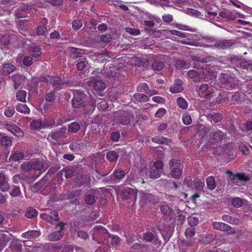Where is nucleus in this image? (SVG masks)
<instances>
[{"instance_id": "nucleus-1", "label": "nucleus", "mask_w": 252, "mask_h": 252, "mask_svg": "<svg viewBox=\"0 0 252 252\" xmlns=\"http://www.w3.org/2000/svg\"><path fill=\"white\" fill-rule=\"evenodd\" d=\"M220 85L222 87L229 89H234L238 85V80L234 77L227 74H221L220 77Z\"/></svg>"}, {"instance_id": "nucleus-2", "label": "nucleus", "mask_w": 252, "mask_h": 252, "mask_svg": "<svg viewBox=\"0 0 252 252\" xmlns=\"http://www.w3.org/2000/svg\"><path fill=\"white\" fill-rule=\"evenodd\" d=\"M65 223L63 222H60L55 226V231L49 233L46 237L47 240L51 242L59 241L64 236L63 230H64Z\"/></svg>"}, {"instance_id": "nucleus-3", "label": "nucleus", "mask_w": 252, "mask_h": 252, "mask_svg": "<svg viewBox=\"0 0 252 252\" xmlns=\"http://www.w3.org/2000/svg\"><path fill=\"white\" fill-rule=\"evenodd\" d=\"M92 231L93 239L97 241L98 243H101L100 241L106 240L110 236L107 230L101 226H95Z\"/></svg>"}, {"instance_id": "nucleus-4", "label": "nucleus", "mask_w": 252, "mask_h": 252, "mask_svg": "<svg viewBox=\"0 0 252 252\" xmlns=\"http://www.w3.org/2000/svg\"><path fill=\"white\" fill-rule=\"evenodd\" d=\"M170 175L173 178H179L182 174L183 165L178 159L173 158L169 162Z\"/></svg>"}, {"instance_id": "nucleus-5", "label": "nucleus", "mask_w": 252, "mask_h": 252, "mask_svg": "<svg viewBox=\"0 0 252 252\" xmlns=\"http://www.w3.org/2000/svg\"><path fill=\"white\" fill-rule=\"evenodd\" d=\"M87 96L82 91H77L74 94L71 100L72 107L75 109H81L85 106Z\"/></svg>"}, {"instance_id": "nucleus-6", "label": "nucleus", "mask_w": 252, "mask_h": 252, "mask_svg": "<svg viewBox=\"0 0 252 252\" xmlns=\"http://www.w3.org/2000/svg\"><path fill=\"white\" fill-rule=\"evenodd\" d=\"M49 83L54 87L53 90L56 91L63 89L66 86H70L72 84L64 78H61L56 76L49 77Z\"/></svg>"}, {"instance_id": "nucleus-7", "label": "nucleus", "mask_w": 252, "mask_h": 252, "mask_svg": "<svg viewBox=\"0 0 252 252\" xmlns=\"http://www.w3.org/2000/svg\"><path fill=\"white\" fill-rule=\"evenodd\" d=\"M66 130L65 126L62 127L59 130H52L49 134L47 139L50 142H52L53 140L56 142H60L62 139L66 137L65 136Z\"/></svg>"}, {"instance_id": "nucleus-8", "label": "nucleus", "mask_w": 252, "mask_h": 252, "mask_svg": "<svg viewBox=\"0 0 252 252\" xmlns=\"http://www.w3.org/2000/svg\"><path fill=\"white\" fill-rule=\"evenodd\" d=\"M163 164L161 160H157L150 166L149 176L152 179H157L160 176Z\"/></svg>"}, {"instance_id": "nucleus-9", "label": "nucleus", "mask_w": 252, "mask_h": 252, "mask_svg": "<svg viewBox=\"0 0 252 252\" xmlns=\"http://www.w3.org/2000/svg\"><path fill=\"white\" fill-rule=\"evenodd\" d=\"M226 137V134L221 130L219 129L213 130L210 134L209 143L211 145L217 144L225 139Z\"/></svg>"}, {"instance_id": "nucleus-10", "label": "nucleus", "mask_w": 252, "mask_h": 252, "mask_svg": "<svg viewBox=\"0 0 252 252\" xmlns=\"http://www.w3.org/2000/svg\"><path fill=\"white\" fill-rule=\"evenodd\" d=\"M234 42L232 40L222 39L217 40L213 45H206L205 47L215 48L218 49H226L231 47Z\"/></svg>"}, {"instance_id": "nucleus-11", "label": "nucleus", "mask_w": 252, "mask_h": 252, "mask_svg": "<svg viewBox=\"0 0 252 252\" xmlns=\"http://www.w3.org/2000/svg\"><path fill=\"white\" fill-rule=\"evenodd\" d=\"M160 211L163 215L164 220L169 221L172 220L174 216V212L172 208L167 204H163L160 206Z\"/></svg>"}, {"instance_id": "nucleus-12", "label": "nucleus", "mask_w": 252, "mask_h": 252, "mask_svg": "<svg viewBox=\"0 0 252 252\" xmlns=\"http://www.w3.org/2000/svg\"><path fill=\"white\" fill-rule=\"evenodd\" d=\"M249 180L250 178L245 176L244 174H236L231 178L232 183L238 186L244 185Z\"/></svg>"}, {"instance_id": "nucleus-13", "label": "nucleus", "mask_w": 252, "mask_h": 252, "mask_svg": "<svg viewBox=\"0 0 252 252\" xmlns=\"http://www.w3.org/2000/svg\"><path fill=\"white\" fill-rule=\"evenodd\" d=\"M137 195V190L132 188H127L125 189L122 192V198L125 200L133 199L135 201Z\"/></svg>"}, {"instance_id": "nucleus-14", "label": "nucleus", "mask_w": 252, "mask_h": 252, "mask_svg": "<svg viewBox=\"0 0 252 252\" xmlns=\"http://www.w3.org/2000/svg\"><path fill=\"white\" fill-rule=\"evenodd\" d=\"M132 115L128 112H121L117 118V122L122 125H127L130 123Z\"/></svg>"}, {"instance_id": "nucleus-15", "label": "nucleus", "mask_w": 252, "mask_h": 252, "mask_svg": "<svg viewBox=\"0 0 252 252\" xmlns=\"http://www.w3.org/2000/svg\"><path fill=\"white\" fill-rule=\"evenodd\" d=\"M40 217L50 223H54V221L59 220L58 213L55 211L51 212L50 214H42L40 215Z\"/></svg>"}, {"instance_id": "nucleus-16", "label": "nucleus", "mask_w": 252, "mask_h": 252, "mask_svg": "<svg viewBox=\"0 0 252 252\" xmlns=\"http://www.w3.org/2000/svg\"><path fill=\"white\" fill-rule=\"evenodd\" d=\"M6 128L16 136L21 138L24 136L22 130L15 124H7L5 125Z\"/></svg>"}, {"instance_id": "nucleus-17", "label": "nucleus", "mask_w": 252, "mask_h": 252, "mask_svg": "<svg viewBox=\"0 0 252 252\" xmlns=\"http://www.w3.org/2000/svg\"><path fill=\"white\" fill-rule=\"evenodd\" d=\"M213 76L214 72L207 65L202 67L199 71V79H210Z\"/></svg>"}, {"instance_id": "nucleus-18", "label": "nucleus", "mask_w": 252, "mask_h": 252, "mask_svg": "<svg viewBox=\"0 0 252 252\" xmlns=\"http://www.w3.org/2000/svg\"><path fill=\"white\" fill-rule=\"evenodd\" d=\"M199 90L203 94H205L204 97L206 99H210L214 96L213 90L207 84H201Z\"/></svg>"}, {"instance_id": "nucleus-19", "label": "nucleus", "mask_w": 252, "mask_h": 252, "mask_svg": "<svg viewBox=\"0 0 252 252\" xmlns=\"http://www.w3.org/2000/svg\"><path fill=\"white\" fill-rule=\"evenodd\" d=\"M10 78L14 83V87L15 90L24 84L25 80L24 76L17 74L12 75L10 77Z\"/></svg>"}, {"instance_id": "nucleus-20", "label": "nucleus", "mask_w": 252, "mask_h": 252, "mask_svg": "<svg viewBox=\"0 0 252 252\" xmlns=\"http://www.w3.org/2000/svg\"><path fill=\"white\" fill-rule=\"evenodd\" d=\"M89 175L85 173H83V172L77 174L76 178V182L78 183L79 187L85 184H87L89 182Z\"/></svg>"}, {"instance_id": "nucleus-21", "label": "nucleus", "mask_w": 252, "mask_h": 252, "mask_svg": "<svg viewBox=\"0 0 252 252\" xmlns=\"http://www.w3.org/2000/svg\"><path fill=\"white\" fill-rule=\"evenodd\" d=\"M183 90L182 81L180 79L175 80L174 84L169 88V91L173 94L181 92Z\"/></svg>"}, {"instance_id": "nucleus-22", "label": "nucleus", "mask_w": 252, "mask_h": 252, "mask_svg": "<svg viewBox=\"0 0 252 252\" xmlns=\"http://www.w3.org/2000/svg\"><path fill=\"white\" fill-rule=\"evenodd\" d=\"M235 14V12L225 9L220 12L219 16L229 20H234L236 18Z\"/></svg>"}, {"instance_id": "nucleus-23", "label": "nucleus", "mask_w": 252, "mask_h": 252, "mask_svg": "<svg viewBox=\"0 0 252 252\" xmlns=\"http://www.w3.org/2000/svg\"><path fill=\"white\" fill-rule=\"evenodd\" d=\"M205 116L209 120L213 121L214 123H218L221 121L222 119V116L218 113L207 112Z\"/></svg>"}, {"instance_id": "nucleus-24", "label": "nucleus", "mask_w": 252, "mask_h": 252, "mask_svg": "<svg viewBox=\"0 0 252 252\" xmlns=\"http://www.w3.org/2000/svg\"><path fill=\"white\" fill-rule=\"evenodd\" d=\"M10 189V186L7 182L6 181L5 176L3 174L0 173V189L3 192L7 191Z\"/></svg>"}, {"instance_id": "nucleus-25", "label": "nucleus", "mask_w": 252, "mask_h": 252, "mask_svg": "<svg viewBox=\"0 0 252 252\" xmlns=\"http://www.w3.org/2000/svg\"><path fill=\"white\" fill-rule=\"evenodd\" d=\"M16 69V67L10 64L5 63L1 68V73L4 75H7L12 73Z\"/></svg>"}, {"instance_id": "nucleus-26", "label": "nucleus", "mask_w": 252, "mask_h": 252, "mask_svg": "<svg viewBox=\"0 0 252 252\" xmlns=\"http://www.w3.org/2000/svg\"><path fill=\"white\" fill-rule=\"evenodd\" d=\"M83 54L82 50L79 48H70V57L72 59L76 60L79 58V59L83 58L84 57L82 56Z\"/></svg>"}, {"instance_id": "nucleus-27", "label": "nucleus", "mask_w": 252, "mask_h": 252, "mask_svg": "<svg viewBox=\"0 0 252 252\" xmlns=\"http://www.w3.org/2000/svg\"><path fill=\"white\" fill-rule=\"evenodd\" d=\"M40 232L38 230H29L22 234V236L26 239H32L38 237Z\"/></svg>"}, {"instance_id": "nucleus-28", "label": "nucleus", "mask_w": 252, "mask_h": 252, "mask_svg": "<svg viewBox=\"0 0 252 252\" xmlns=\"http://www.w3.org/2000/svg\"><path fill=\"white\" fill-rule=\"evenodd\" d=\"M206 183L207 185V189L210 190L212 191L216 188V183L214 176H211L206 179Z\"/></svg>"}, {"instance_id": "nucleus-29", "label": "nucleus", "mask_w": 252, "mask_h": 252, "mask_svg": "<svg viewBox=\"0 0 252 252\" xmlns=\"http://www.w3.org/2000/svg\"><path fill=\"white\" fill-rule=\"evenodd\" d=\"M221 218L224 221L227 222L231 224L238 225L240 222L238 219L232 217L229 215H223Z\"/></svg>"}, {"instance_id": "nucleus-30", "label": "nucleus", "mask_w": 252, "mask_h": 252, "mask_svg": "<svg viewBox=\"0 0 252 252\" xmlns=\"http://www.w3.org/2000/svg\"><path fill=\"white\" fill-rule=\"evenodd\" d=\"M61 172L62 175L64 174L66 178H68L74 175L76 170L74 167H67L63 169Z\"/></svg>"}, {"instance_id": "nucleus-31", "label": "nucleus", "mask_w": 252, "mask_h": 252, "mask_svg": "<svg viewBox=\"0 0 252 252\" xmlns=\"http://www.w3.org/2000/svg\"><path fill=\"white\" fill-rule=\"evenodd\" d=\"M119 156L116 152L110 151L106 153V158L110 162H115L117 161Z\"/></svg>"}, {"instance_id": "nucleus-32", "label": "nucleus", "mask_w": 252, "mask_h": 252, "mask_svg": "<svg viewBox=\"0 0 252 252\" xmlns=\"http://www.w3.org/2000/svg\"><path fill=\"white\" fill-rule=\"evenodd\" d=\"M152 141L158 144H168L171 142V140L166 137L162 136H158L153 137L152 139Z\"/></svg>"}, {"instance_id": "nucleus-33", "label": "nucleus", "mask_w": 252, "mask_h": 252, "mask_svg": "<svg viewBox=\"0 0 252 252\" xmlns=\"http://www.w3.org/2000/svg\"><path fill=\"white\" fill-rule=\"evenodd\" d=\"M152 69L155 71H160L164 67V64L162 61H155L151 64Z\"/></svg>"}, {"instance_id": "nucleus-34", "label": "nucleus", "mask_w": 252, "mask_h": 252, "mask_svg": "<svg viewBox=\"0 0 252 252\" xmlns=\"http://www.w3.org/2000/svg\"><path fill=\"white\" fill-rule=\"evenodd\" d=\"M10 238L7 235L0 233V250H2L9 241Z\"/></svg>"}, {"instance_id": "nucleus-35", "label": "nucleus", "mask_w": 252, "mask_h": 252, "mask_svg": "<svg viewBox=\"0 0 252 252\" xmlns=\"http://www.w3.org/2000/svg\"><path fill=\"white\" fill-rule=\"evenodd\" d=\"M105 87V83L101 80H97L94 83V88L95 90L97 91L102 90L104 89Z\"/></svg>"}, {"instance_id": "nucleus-36", "label": "nucleus", "mask_w": 252, "mask_h": 252, "mask_svg": "<svg viewBox=\"0 0 252 252\" xmlns=\"http://www.w3.org/2000/svg\"><path fill=\"white\" fill-rule=\"evenodd\" d=\"M143 238L145 241L148 242H151L153 240H155L156 242L158 241V236H154V235L151 232H148L144 233Z\"/></svg>"}, {"instance_id": "nucleus-37", "label": "nucleus", "mask_w": 252, "mask_h": 252, "mask_svg": "<svg viewBox=\"0 0 252 252\" xmlns=\"http://www.w3.org/2000/svg\"><path fill=\"white\" fill-rule=\"evenodd\" d=\"M87 63V59L85 57L80 58L77 60V63L76 64L77 69L79 70H83Z\"/></svg>"}, {"instance_id": "nucleus-38", "label": "nucleus", "mask_w": 252, "mask_h": 252, "mask_svg": "<svg viewBox=\"0 0 252 252\" xmlns=\"http://www.w3.org/2000/svg\"><path fill=\"white\" fill-rule=\"evenodd\" d=\"M30 54L35 58L39 57L41 54V49L37 46L32 47L30 49Z\"/></svg>"}, {"instance_id": "nucleus-39", "label": "nucleus", "mask_w": 252, "mask_h": 252, "mask_svg": "<svg viewBox=\"0 0 252 252\" xmlns=\"http://www.w3.org/2000/svg\"><path fill=\"white\" fill-rule=\"evenodd\" d=\"M32 169L34 170H40L43 168V163L41 161L34 159L32 160Z\"/></svg>"}, {"instance_id": "nucleus-40", "label": "nucleus", "mask_w": 252, "mask_h": 252, "mask_svg": "<svg viewBox=\"0 0 252 252\" xmlns=\"http://www.w3.org/2000/svg\"><path fill=\"white\" fill-rule=\"evenodd\" d=\"M133 96L136 100L140 102H147L149 99L147 95L143 94L136 93L133 95Z\"/></svg>"}, {"instance_id": "nucleus-41", "label": "nucleus", "mask_w": 252, "mask_h": 252, "mask_svg": "<svg viewBox=\"0 0 252 252\" xmlns=\"http://www.w3.org/2000/svg\"><path fill=\"white\" fill-rule=\"evenodd\" d=\"M141 199L143 201L146 203H154L155 202L154 195L150 193H142Z\"/></svg>"}, {"instance_id": "nucleus-42", "label": "nucleus", "mask_w": 252, "mask_h": 252, "mask_svg": "<svg viewBox=\"0 0 252 252\" xmlns=\"http://www.w3.org/2000/svg\"><path fill=\"white\" fill-rule=\"evenodd\" d=\"M80 129V125L77 122H73L68 125V130L70 132H76Z\"/></svg>"}, {"instance_id": "nucleus-43", "label": "nucleus", "mask_w": 252, "mask_h": 252, "mask_svg": "<svg viewBox=\"0 0 252 252\" xmlns=\"http://www.w3.org/2000/svg\"><path fill=\"white\" fill-rule=\"evenodd\" d=\"M0 142L1 144L4 147H9L11 145L12 140L10 137L8 136H3L1 137Z\"/></svg>"}, {"instance_id": "nucleus-44", "label": "nucleus", "mask_w": 252, "mask_h": 252, "mask_svg": "<svg viewBox=\"0 0 252 252\" xmlns=\"http://www.w3.org/2000/svg\"><path fill=\"white\" fill-rule=\"evenodd\" d=\"M56 91L53 90L49 93H47L45 96V100L47 102L53 103L55 101V94Z\"/></svg>"}, {"instance_id": "nucleus-45", "label": "nucleus", "mask_w": 252, "mask_h": 252, "mask_svg": "<svg viewBox=\"0 0 252 252\" xmlns=\"http://www.w3.org/2000/svg\"><path fill=\"white\" fill-rule=\"evenodd\" d=\"M17 111L24 114H28L30 113V109L28 107L23 104H18L16 107Z\"/></svg>"}, {"instance_id": "nucleus-46", "label": "nucleus", "mask_w": 252, "mask_h": 252, "mask_svg": "<svg viewBox=\"0 0 252 252\" xmlns=\"http://www.w3.org/2000/svg\"><path fill=\"white\" fill-rule=\"evenodd\" d=\"M29 9V5H22L20 6L16 10V15L19 18H22L23 17L24 13L22 14L21 12H25Z\"/></svg>"}, {"instance_id": "nucleus-47", "label": "nucleus", "mask_w": 252, "mask_h": 252, "mask_svg": "<svg viewBox=\"0 0 252 252\" xmlns=\"http://www.w3.org/2000/svg\"><path fill=\"white\" fill-rule=\"evenodd\" d=\"M243 200L239 197H234L232 198L231 204L236 208H240L243 205Z\"/></svg>"}, {"instance_id": "nucleus-48", "label": "nucleus", "mask_w": 252, "mask_h": 252, "mask_svg": "<svg viewBox=\"0 0 252 252\" xmlns=\"http://www.w3.org/2000/svg\"><path fill=\"white\" fill-rule=\"evenodd\" d=\"M188 65V63L182 59H177L175 63V66L178 69H181L184 67H186Z\"/></svg>"}, {"instance_id": "nucleus-49", "label": "nucleus", "mask_w": 252, "mask_h": 252, "mask_svg": "<svg viewBox=\"0 0 252 252\" xmlns=\"http://www.w3.org/2000/svg\"><path fill=\"white\" fill-rule=\"evenodd\" d=\"M84 201L87 205H92L94 204L96 201V199L94 195L91 194H87L85 197Z\"/></svg>"}, {"instance_id": "nucleus-50", "label": "nucleus", "mask_w": 252, "mask_h": 252, "mask_svg": "<svg viewBox=\"0 0 252 252\" xmlns=\"http://www.w3.org/2000/svg\"><path fill=\"white\" fill-rule=\"evenodd\" d=\"M21 193V192L20 188L16 186H13L9 192L10 195L12 197L19 196Z\"/></svg>"}, {"instance_id": "nucleus-51", "label": "nucleus", "mask_w": 252, "mask_h": 252, "mask_svg": "<svg viewBox=\"0 0 252 252\" xmlns=\"http://www.w3.org/2000/svg\"><path fill=\"white\" fill-rule=\"evenodd\" d=\"M32 160L28 162H25L22 163L20 166V168L22 170L28 172L32 169Z\"/></svg>"}, {"instance_id": "nucleus-52", "label": "nucleus", "mask_w": 252, "mask_h": 252, "mask_svg": "<svg viewBox=\"0 0 252 252\" xmlns=\"http://www.w3.org/2000/svg\"><path fill=\"white\" fill-rule=\"evenodd\" d=\"M113 175L114 177L117 179H122L123 178H124L125 175L126 173L122 169H116L114 172H113Z\"/></svg>"}, {"instance_id": "nucleus-53", "label": "nucleus", "mask_w": 252, "mask_h": 252, "mask_svg": "<svg viewBox=\"0 0 252 252\" xmlns=\"http://www.w3.org/2000/svg\"><path fill=\"white\" fill-rule=\"evenodd\" d=\"M27 93L25 91H19L16 94V98L17 100L22 101L26 102V96Z\"/></svg>"}, {"instance_id": "nucleus-54", "label": "nucleus", "mask_w": 252, "mask_h": 252, "mask_svg": "<svg viewBox=\"0 0 252 252\" xmlns=\"http://www.w3.org/2000/svg\"><path fill=\"white\" fill-rule=\"evenodd\" d=\"M177 102L178 106L183 109H186L188 108V103L186 100L183 97H178L177 99Z\"/></svg>"}, {"instance_id": "nucleus-55", "label": "nucleus", "mask_w": 252, "mask_h": 252, "mask_svg": "<svg viewBox=\"0 0 252 252\" xmlns=\"http://www.w3.org/2000/svg\"><path fill=\"white\" fill-rule=\"evenodd\" d=\"M225 224L226 223L221 222H214L212 223V226L214 229L224 231Z\"/></svg>"}, {"instance_id": "nucleus-56", "label": "nucleus", "mask_w": 252, "mask_h": 252, "mask_svg": "<svg viewBox=\"0 0 252 252\" xmlns=\"http://www.w3.org/2000/svg\"><path fill=\"white\" fill-rule=\"evenodd\" d=\"M48 33L47 27L39 26L36 28V33L38 35H44Z\"/></svg>"}, {"instance_id": "nucleus-57", "label": "nucleus", "mask_w": 252, "mask_h": 252, "mask_svg": "<svg viewBox=\"0 0 252 252\" xmlns=\"http://www.w3.org/2000/svg\"><path fill=\"white\" fill-rule=\"evenodd\" d=\"M38 212L35 209H30L28 210L25 214V216L29 219H33L37 216Z\"/></svg>"}, {"instance_id": "nucleus-58", "label": "nucleus", "mask_w": 252, "mask_h": 252, "mask_svg": "<svg viewBox=\"0 0 252 252\" xmlns=\"http://www.w3.org/2000/svg\"><path fill=\"white\" fill-rule=\"evenodd\" d=\"M204 183L199 180L195 181L194 188L197 191H201L203 189Z\"/></svg>"}, {"instance_id": "nucleus-59", "label": "nucleus", "mask_w": 252, "mask_h": 252, "mask_svg": "<svg viewBox=\"0 0 252 252\" xmlns=\"http://www.w3.org/2000/svg\"><path fill=\"white\" fill-rule=\"evenodd\" d=\"M199 219L198 218L190 216L188 218V223L190 226H194L198 224Z\"/></svg>"}, {"instance_id": "nucleus-60", "label": "nucleus", "mask_w": 252, "mask_h": 252, "mask_svg": "<svg viewBox=\"0 0 252 252\" xmlns=\"http://www.w3.org/2000/svg\"><path fill=\"white\" fill-rule=\"evenodd\" d=\"M24 158V154L22 153H15L12 155L10 158L14 161H18Z\"/></svg>"}, {"instance_id": "nucleus-61", "label": "nucleus", "mask_w": 252, "mask_h": 252, "mask_svg": "<svg viewBox=\"0 0 252 252\" xmlns=\"http://www.w3.org/2000/svg\"><path fill=\"white\" fill-rule=\"evenodd\" d=\"M187 75L190 79L199 78V72L194 69H191L188 72Z\"/></svg>"}, {"instance_id": "nucleus-62", "label": "nucleus", "mask_w": 252, "mask_h": 252, "mask_svg": "<svg viewBox=\"0 0 252 252\" xmlns=\"http://www.w3.org/2000/svg\"><path fill=\"white\" fill-rule=\"evenodd\" d=\"M182 120L183 123L186 125H189L192 122L191 116L188 114H185L183 115Z\"/></svg>"}, {"instance_id": "nucleus-63", "label": "nucleus", "mask_w": 252, "mask_h": 252, "mask_svg": "<svg viewBox=\"0 0 252 252\" xmlns=\"http://www.w3.org/2000/svg\"><path fill=\"white\" fill-rule=\"evenodd\" d=\"M185 233L188 238H191L195 235V229L194 228H188L186 230Z\"/></svg>"}, {"instance_id": "nucleus-64", "label": "nucleus", "mask_w": 252, "mask_h": 252, "mask_svg": "<svg viewBox=\"0 0 252 252\" xmlns=\"http://www.w3.org/2000/svg\"><path fill=\"white\" fill-rule=\"evenodd\" d=\"M42 123L41 120H34L31 123V126L34 129L40 128L42 127Z\"/></svg>"}]
</instances>
